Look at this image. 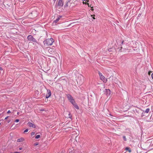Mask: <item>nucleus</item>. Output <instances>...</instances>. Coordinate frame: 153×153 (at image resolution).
Returning <instances> with one entry per match:
<instances>
[{"label":"nucleus","instance_id":"393cba45","mask_svg":"<svg viewBox=\"0 0 153 153\" xmlns=\"http://www.w3.org/2000/svg\"><path fill=\"white\" fill-rule=\"evenodd\" d=\"M68 2H67V3L65 5V7H66L68 6Z\"/></svg>","mask_w":153,"mask_h":153},{"label":"nucleus","instance_id":"a19ab883","mask_svg":"<svg viewBox=\"0 0 153 153\" xmlns=\"http://www.w3.org/2000/svg\"><path fill=\"white\" fill-rule=\"evenodd\" d=\"M17 114H19V112H17Z\"/></svg>","mask_w":153,"mask_h":153},{"label":"nucleus","instance_id":"58836bf2","mask_svg":"<svg viewBox=\"0 0 153 153\" xmlns=\"http://www.w3.org/2000/svg\"><path fill=\"white\" fill-rule=\"evenodd\" d=\"M92 18H93V19H95V17H92Z\"/></svg>","mask_w":153,"mask_h":153},{"label":"nucleus","instance_id":"7ed1b4c3","mask_svg":"<svg viewBox=\"0 0 153 153\" xmlns=\"http://www.w3.org/2000/svg\"><path fill=\"white\" fill-rule=\"evenodd\" d=\"M99 74V76L100 77V79L103 81L104 82H106V79L105 78V77L102 75L101 73H100L99 71H98Z\"/></svg>","mask_w":153,"mask_h":153},{"label":"nucleus","instance_id":"c9c22d12","mask_svg":"<svg viewBox=\"0 0 153 153\" xmlns=\"http://www.w3.org/2000/svg\"><path fill=\"white\" fill-rule=\"evenodd\" d=\"M123 42H124V41H123L122 42L121 44H123Z\"/></svg>","mask_w":153,"mask_h":153},{"label":"nucleus","instance_id":"79ce46f5","mask_svg":"<svg viewBox=\"0 0 153 153\" xmlns=\"http://www.w3.org/2000/svg\"><path fill=\"white\" fill-rule=\"evenodd\" d=\"M1 123H0V125H1Z\"/></svg>","mask_w":153,"mask_h":153},{"label":"nucleus","instance_id":"6ab92c4d","mask_svg":"<svg viewBox=\"0 0 153 153\" xmlns=\"http://www.w3.org/2000/svg\"><path fill=\"white\" fill-rule=\"evenodd\" d=\"M123 138L124 140L125 141H126L127 140L126 138V137L125 136H123Z\"/></svg>","mask_w":153,"mask_h":153},{"label":"nucleus","instance_id":"f704fd0d","mask_svg":"<svg viewBox=\"0 0 153 153\" xmlns=\"http://www.w3.org/2000/svg\"><path fill=\"white\" fill-rule=\"evenodd\" d=\"M43 69H42V70H43L44 71V70L45 69V68L43 67Z\"/></svg>","mask_w":153,"mask_h":153},{"label":"nucleus","instance_id":"f03ea898","mask_svg":"<svg viewBox=\"0 0 153 153\" xmlns=\"http://www.w3.org/2000/svg\"><path fill=\"white\" fill-rule=\"evenodd\" d=\"M27 39L29 41H32L34 42H37V41L36 39L34 38L33 36H32L31 35H29L27 37Z\"/></svg>","mask_w":153,"mask_h":153},{"label":"nucleus","instance_id":"bb28decb","mask_svg":"<svg viewBox=\"0 0 153 153\" xmlns=\"http://www.w3.org/2000/svg\"><path fill=\"white\" fill-rule=\"evenodd\" d=\"M21 2H23L25 1V0H19Z\"/></svg>","mask_w":153,"mask_h":153},{"label":"nucleus","instance_id":"f8f14e48","mask_svg":"<svg viewBox=\"0 0 153 153\" xmlns=\"http://www.w3.org/2000/svg\"><path fill=\"white\" fill-rule=\"evenodd\" d=\"M23 140H24V139L23 138H19V139H18V140H17V142H22Z\"/></svg>","mask_w":153,"mask_h":153},{"label":"nucleus","instance_id":"f3484780","mask_svg":"<svg viewBox=\"0 0 153 153\" xmlns=\"http://www.w3.org/2000/svg\"><path fill=\"white\" fill-rule=\"evenodd\" d=\"M86 4L88 5V7H90L91 8H92L93 7V6H91V5H89V4L88 3H87Z\"/></svg>","mask_w":153,"mask_h":153},{"label":"nucleus","instance_id":"72a5a7b5","mask_svg":"<svg viewBox=\"0 0 153 153\" xmlns=\"http://www.w3.org/2000/svg\"><path fill=\"white\" fill-rule=\"evenodd\" d=\"M91 10H92V11H93V10H94V9H93V8H91Z\"/></svg>","mask_w":153,"mask_h":153},{"label":"nucleus","instance_id":"2f4dec72","mask_svg":"<svg viewBox=\"0 0 153 153\" xmlns=\"http://www.w3.org/2000/svg\"><path fill=\"white\" fill-rule=\"evenodd\" d=\"M19 149L20 150H21V149H22V147H20Z\"/></svg>","mask_w":153,"mask_h":153},{"label":"nucleus","instance_id":"9b49d317","mask_svg":"<svg viewBox=\"0 0 153 153\" xmlns=\"http://www.w3.org/2000/svg\"><path fill=\"white\" fill-rule=\"evenodd\" d=\"M69 101H70V102H71L73 105L76 102H75V100H74L73 99L70 100H69Z\"/></svg>","mask_w":153,"mask_h":153},{"label":"nucleus","instance_id":"a878e982","mask_svg":"<svg viewBox=\"0 0 153 153\" xmlns=\"http://www.w3.org/2000/svg\"><path fill=\"white\" fill-rule=\"evenodd\" d=\"M11 113V111H10V110L8 111H7V113L8 114H9V113Z\"/></svg>","mask_w":153,"mask_h":153},{"label":"nucleus","instance_id":"cd10ccee","mask_svg":"<svg viewBox=\"0 0 153 153\" xmlns=\"http://www.w3.org/2000/svg\"><path fill=\"white\" fill-rule=\"evenodd\" d=\"M8 117H9V116H7V117H6L5 118V120H7L8 118Z\"/></svg>","mask_w":153,"mask_h":153},{"label":"nucleus","instance_id":"ddd939ff","mask_svg":"<svg viewBox=\"0 0 153 153\" xmlns=\"http://www.w3.org/2000/svg\"><path fill=\"white\" fill-rule=\"evenodd\" d=\"M39 94V92L37 91L36 90L35 92V95L36 96H37Z\"/></svg>","mask_w":153,"mask_h":153},{"label":"nucleus","instance_id":"f257e3e1","mask_svg":"<svg viewBox=\"0 0 153 153\" xmlns=\"http://www.w3.org/2000/svg\"><path fill=\"white\" fill-rule=\"evenodd\" d=\"M54 42V39L53 38H51V39H48L44 40L43 43L45 46H48L52 45Z\"/></svg>","mask_w":153,"mask_h":153},{"label":"nucleus","instance_id":"b1692460","mask_svg":"<svg viewBox=\"0 0 153 153\" xmlns=\"http://www.w3.org/2000/svg\"><path fill=\"white\" fill-rule=\"evenodd\" d=\"M87 2H88L87 1H86L85 2H84V1H83L82 3L83 4H86L87 3Z\"/></svg>","mask_w":153,"mask_h":153},{"label":"nucleus","instance_id":"4c0bfd02","mask_svg":"<svg viewBox=\"0 0 153 153\" xmlns=\"http://www.w3.org/2000/svg\"><path fill=\"white\" fill-rule=\"evenodd\" d=\"M10 120H9L8 121V123H9L10 122Z\"/></svg>","mask_w":153,"mask_h":153},{"label":"nucleus","instance_id":"4be33fe9","mask_svg":"<svg viewBox=\"0 0 153 153\" xmlns=\"http://www.w3.org/2000/svg\"><path fill=\"white\" fill-rule=\"evenodd\" d=\"M19 119H17L15 120V122L16 123H18L19 121Z\"/></svg>","mask_w":153,"mask_h":153},{"label":"nucleus","instance_id":"2eb2a0df","mask_svg":"<svg viewBox=\"0 0 153 153\" xmlns=\"http://www.w3.org/2000/svg\"><path fill=\"white\" fill-rule=\"evenodd\" d=\"M125 149L126 150L128 151L129 152L131 151V150L128 147H126Z\"/></svg>","mask_w":153,"mask_h":153},{"label":"nucleus","instance_id":"7c9ffc66","mask_svg":"<svg viewBox=\"0 0 153 153\" xmlns=\"http://www.w3.org/2000/svg\"><path fill=\"white\" fill-rule=\"evenodd\" d=\"M151 77L153 79V73L151 75Z\"/></svg>","mask_w":153,"mask_h":153},{"label":"nucleus","instance_id":"ea45409f","mask_svg":"<svg viewBox=\"0 0 153 153\" xmlns=\"http://www.w3.org/2000/svg\"><path fill=\"white\" fill-rule=\"evenodd\" d=\"M120 48H121V49H120V50H122V47H120Z\"/></svg>","mask_w":153,"mask_h":153},{"label":"nucleus","instance_id":"5701e85b","mask_svg":"<svg viewBox=\"0 0 153 153\" xmlns=\"http://www.w3.org/2000/svg\"><path fill=\"white\" fill-rule=\"evenodd\" d=\"M38 145V143H35L34 144V145L35 146H37V145Z\"/></svg>","mask_w":153,"mask_h":153},{"label":"nucleus","instance_id":"a211bd4d","mask_svg":"<svg viewBox=\"0 0 153 153\" xmlns=\"http://www.w3.org/2000/svg\"><path fill=\"white\" fill-rule=\"evenodd\" d=\"M145 113L144 112V111H143V112H142V117H143L145 115Z\"/></svg>","mask_w":153,"mask_h":153},{"label":"nucleus","instance_id":"e433bc0d","mask_svg":"<svg viewBox=\"0 0 153 153\" xmlns=\"http://www.w3.org/2000/svg\"><path fill=\"white\" fill-rule=\"evenodd\" d=\"M149 75H150V71H149L148 73Z\"/></svg>","mask_w":153,"mask_h":153},{"label":"nucleus","instance_id":"412c9836","mask_svg":"<svg viewBox=\"0 0 153 153\" xmlns=\"http://www.w3.org/2000/svg\"><path fill=\"white\" fill-rule=\"evenodd\" d=\"M35 132H32L31 134V136H33L35 134Z\"/></svg>","mask_w":153,"mask_h":153},{"label":"nucleus","instance_id":"aec40b11","mask_svg":"<svg viewBox=\"0 0 153 153\" xmlns=\"http://www.w3.org/2000/svg\"><path fill=\"white\" fill-rule=\"evenodd\" d=\"M28 129H26L24 131V133H25L26 132H27L28 131Z\"/></svg>","mask_w":153,"mask_h":153},{"label":"nucleus","instance_id":"9d476101","mask_svg":"<svg viewBox=\"0 0 153 153\" xmlns=\"http://www.w3.org/2000/svg\"><path fill=\"white\" fill-rule=\"evenodd\" d=\"M73 105L75 108L77 109H79V108L76 102Z\"/></svg>","mask_w":153,"mask_h":153},{"label":"nucleus","instance_id":"423d86ee","mask_svg":"<svg viewBox=\"0 0 153 153\" xmlns=\"http://www.w3.org/2000/svg\"><path fill=\"white\" fill-rule=\"evenodd\" d=\"M63 5V2L62 0H59L58 4V6L59 7H62Z\"/></svg>","mask_w":153,"mask_h":153},{"label":"nucleus","instance_id":"20e7f679","mask_svg":"<svg viewBox=\"0 0 153 153\" xmlns=\"http://www.w3.org/2000/svg\"><path fill=\"white\" fill-rule=\"evenodd\" d=\"M104 94H105L107 96H109L111 94V91L109 89H106L104 91Z\"/></svg>","mask_w":153,"mask_h":153},{"label":"nucleus","instance_id":"39448f33","mask_svg":"<svg viewBox=\"0 0 153 153\" xmlns=\"http://www.w3.org/2000/svg\"><path fill=\"white\" fill-rule=\"evenodd\" d=\"M47 93L46 95V98H49L51 95V91L50 90H47Z\"/></svg>","mask_w":153,"mask_h":153},{"label":"nucleus","instance_id":"6e6552de","mask_svg":"<svg viewBox=\"0 0 153 153\" xmlns=\"http://www.w3.org/2000/svg\"><path fill=\"white\" fill-rule=\"evenodd\" d=\"M62 17V16H58L57 18L56 19V20H54L53 21V22H54L55 23H57L60 19Z\"/></svg>","mask_w":153,"mask_h":153},{"label":"nucleus","instance_id":"4468645a","mask_svg":"<svg viewBox=\"0 0 153 153\" xmlns=\"http://www.w3.org/2000/svg\"><path fill=\"white\" fill-rule=\"evenodd\" d=\"M149 110H150L149 109V108L146 109L145 110V111H144L145 113H148L149 112Z\"/></svg>","mask_w":153,"mask_h":153},{"label":"nucleus","instance_id":"0eeeda50","mask_svg":"<svg viewBox=\"0 0 153 153\" xmlns=\"http://www.w3.org/2000/svg\"><path fill=\"white\" fill-rule=\"evenodd\" d=\"M28 126L30 127H32L33 128H35L36 127L35 125L34 124H33L29 122L28 123Z\"/></svg>","mask_w":153,"mask_h":153},{"label":"nucleus","instance_id":"37998d69","mask_svg":"<svg viewBox=\"0 0 153 153\" xmlns=\"http://www.w3.org/2000/svg\"><path fill=\"white\" fill-rule=\"evenodd\" d=\"M1 115V114H0V115Z\"/></svg>","mask_w":153,"mask_h":153},{"label":"nucleus","instance_id":"c85d7f7f","mask_svg":"<svg viewBox=\"0 0 153 153\" xmlns=\"http://www.w3.org/2000/svg\"><path fill=\"white\" fill-rule=\"evenodd\" d=\"M82 1H86L88 2L89 1L88 0H82Z\"/></svg>","mask_w":153,"mask_h":153},{"label":"nucleus","instance_id":"c756f323","mask_svg":"<svg viewBox=\"0 0 153 153\" xmlns=\"http://www.w3.org/2000/svg\"><path fill=\"white\" fill-rule=\"evenodd\" d=\"M47 68V71H48V70H49L50 69V68L48 67Z\"/></svg>","mask_w":153,"mask_h":153},{"label":"nucleus","instance_id":"dca6fc26","mask_svg":"<svg viewBox=\"0 0 153 153\" xmlns=\"http://www.w3.org/2000/svg\"><path fill=\"white\" fill-rule=\"evenodd\" d=\"M40 137V135H38L36 136L35 137L36 139H38Z\"/></svg>","mask_w":153,"mask_h":153},{"label":"nucleus","instance_id":"473e14b6","mask_svg":"<svg viewBox=\"0 0 153 153\" xmlns=\"http://www.w3.org/2000/svg\"><path fill=\"white\" fill-rule=\"evenodd\" d=\"M3 70V69H2V68H0V70Z\"/></svg>","mask_w":153,"mask_h":153},{"label":"nucleus","instance_id":"1a4fd4ad","mask_svg":"<svg viewBox=\"0 0 153 153\" xmlns=\"http://www.w3.org/2000/svg\"><path fill=\"white\" fill-rule=\"evenodd\" d=\"M67 97L69 100L73 99L72 96L69 94H68L67 95Z\"/></svg>","mask_w":153,"mask_h":153}]
</instances>
